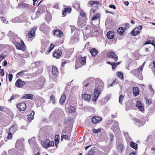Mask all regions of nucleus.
I'll return each mask as SVG.
<instances>
[{"label":"nucleus","instance_id":"f257e3e1","mask_svg":"<svg viewBox=\"0 0 155 155\" xmlns=\"http://www.w3.org/2000/svg\"><path fill=\"white\" fill-rule=\"evenodd\" d=\"M95 82V88L94 89V96L92 99V101L94 102H96L97 99L101 92V89L103 88L104 86L103 82L100 79H97L96 80Z\"/></svg>","mask_w":155,"mask_h":155},{"label":"nucleus","instance_id":"f03ea898","mask_svg":"<svg viewBox=\"0 0 155 155\" xmlns=\"http://www.w3.org/2000/svg\"><path fill=\"white\" fill-rule=\"evenodd\" d=\"M142 67H139L137 69H134L131 71L130 73L131 74H133L134 76L137 77L139 79L142 80L143 79V76L142 75Z\"/></svg>","mask_w":155,"mask_h":155},{"label":"nucleus","instance_id":"7ed1b4c3","mask_svg":"<svg viewBox=\"0 0 155 155\" xmlns=\"http://www.w3.org/2000/svg\"><path fill=\"white\" fill-rule=\"evenodd\" d=\"M86 64V57H81L76 60L75 68H78L81 67L82 65H84Z\"/></svg>","mask_w":155,"mask_h":155},{"label":"nucleus","instance_id":"20e7f679","mask_svg":"<svg viewBox=\"0 0 155 155\" xmlns=\"http://www.w3.org/2000/svg\"><path fill=\"white\" fill-rule=\"evenodd\" d=\"M42 146L47 149L48 148L54 146L53 141H51L49 140H46L45 141L42 142L41 143Z\"/></svg>","mask_w":155,"mask_h":155},{"label":"nucleus","instance_id":"39448f33","mask_svg":"<svg viewBox=\"0 0 155 155\" xmlns=\"http://www.w3.org/2000/svg\"><path fill=\"white\" fill-rule=\"evenodd\" d=\"M13 43L17 49L22 51L25 50V45L22 40L21 41L20 44L16 42H13Z\"/></svg>","mask_w":155,"mask_h":155},{"label":"nucleus","instance_id":"423d86ee","mask_svg":"<svg viewBox=\"0 0 155 155\" xmlns=\"http://www.w3.org/2000/svg\"><path fill=\"white\" fill-rule=\"evenodd\" d=\"M142 28V26L140 25L138 27H137L134 29L133 30L131 31V34L133 36H136L140 32Z\"/></svg>","mask_w":155,"mask_h":155},{"label":"nucleus","instance_id":"0eeeda50","mask_svg":"<svg viewBox=\"0 0 155 155\" xmlns=\"http://www.w3.org/2000/svg\"><path fill=\"white\" fill-rule=\"evenodd\" d=\"M79 40V35L78 34L76 33L74 34V36L71 37L70 42L71 44H74L78 42Z\"/></svg>","mask_w":155,"mask_h":155},{"label":"nucleus","instance_id":"6e6552de","mask_svg":"<svg viewBox=\"0 0 155 155\" xmlns=\"http://www.w3.org/2000/svg\"><path fill=\"white\" fill-rule=\"evenodd\" d=\"M111 128L114 132H118L119 130L118 122L116 121H114Z\"/></svg>","mask_w":155,"mask_h":155},{"label":"nucleus","instance_id":"1a4fd4ad","mask_svg":"<svg viewBox=\"0 0 155 155\" xmlns=\"http://www.w3.org/2000/svg\"><path fill=\"white\" fill-rule=\"evenodd\" d=\"M86 20H84L83 18H79L78 22V26L81 28H82L85 26L86 23Z\"/></svg>","mask_w":155,"mask_h":155},{"label":"nucleus","instance_id":"9d476101","mask_svg":"<svg viewBox=\"0 0 155 155\" xmlns=\"http://www.w3.org/2000/svg\"><path fill=\"white\" fill-rule=\"evenodd\" d=\"M25 84V83L24 81H22L20 79H18L16 82L15 85L18 88H21Z\"/></svg>","mask_w":155,"mask_h":155},{"label":"nucleus","instance_id":"9b49d317","mask_svg":"<svg viewBox=\"0 0 155 155\" xmlns=\"http://www.w3.org/2000/svg\"><path fill=\"white\" fill-rule=\"evenodd\" d=\"M94 79L93 78H89L87 80H85L83 83L84 86L87 87L89 84L91 85V83L94 82Z\"/></svg>","mask_w":155,"mask_h":155},{"label":"nucleus","instance_id":"f8f14e48","mask_svg":"<svg viewBox=\"0 0 155 155\" xmlns=\"http://www.w3.org/2000/svg\"><path fill=\"white\" fill-rule=\"evenodd\" d=\"M108 57L112 58L115 61H116L117 60L118 58L117 56L115 54V53L113 52H110L107 53Z\"/></svg>","mask_w":155,"mask_h":155},{"label":"nucleus","instance_id":"ddd939ff","mask_svg":"<svg viewBox=\"0 0 155 155\" xmlns=\"http://www.w3.org/2000/svg\"><path fill=\"white\" fill-rule=\"evenodd\" d=\"M17 106L20 111H24L26 108V105L25 102H22L18 104Z\"/></svg>","mask_w":155,"mask_h":155},{"label":"nucleus","instance_id":"4468645a","mask_svg":"<svg viewBox=\"0 0 155 155\" xmlns=\"http://www.w3.org/2000/svg\"><path fill=\"white\" fill-rule=\"evenodd\" d=\"M136 106L141 111L144 110V107L143 104H142L140 101H137Z\"/></svg>","mask_w":155,"mask_h":155},{"label":"nucleus","instance_id":"2eb2a0df","mask_svg":"<svg viewBox=\"0 0 155 155\" xmlns=\"http://www.w3.org/2000/svg\"><path fill=\"white\" fill-rule=\"evenodd\" d=\"M61 50H57L54 51L53 54V56L54 57H55L58 58L61 55Z\"/></svg>","mask_w":155,"mask_h":155},{"label":"nucleus","instance_id":"dca6fc26","mask_svg":"<svg viewBox=\"0 0 155 155\" xmlns=\"http://www.w3.org/2000/svg\"><path fill=\"white\" fill-rule=\"evenodd\" d=\"M54 34L55 36L60 38L62 36L63 34L61 30L57 29L54 31Z\"/></svg>","mask_w":155,"mask_h":155},{"label":"nucleus","instance_id":"f3484780","mask_svg":"<svg viewBox=\"0 0 155 155\" xmlns=\"http://www.w3.org/2000/svg\"><path fill=\"white\" fill-rule=\"evenodd\" d=\"M102 119L100 117H94L92 119V121L94 124L98 123Z\"/></svg>","mask_w":155,"mask_h":155},{"label":"nucleus","instance_id":"a211bd4d","mask_svg":"<svg viewBox=\"0 0 155 155\" xmlns=\"http://www.w3.org/2000/svg\"><path fill=\"white\" fill-rule=\"evenodd\" d=\"M82 98L85 101H89L91 99V95L87 94H84L82 95Z\"/></svg>","mask_w":155,"mask_h":155},{"label":"nucleus","instance_id":"6ab92c4d","mask_svg":"<svg viewBox=\"0 0 155 155\" xmlns=\"http://www.w3.org/2000/svg\"><path fill=\"white\" fill-rule=\"evenodd\" d=\"M48 29V26H47L45 24L43 23L41 24L40 28V31H43L45 32L47 31Z\"/></svg>","mask_w":155,"mask_h":155},{"label":"nucleus","instance_id":"aec40b11","mask_svg":"<svg viewBox=\"0 0 155 155\" xmlns=\"http://www.w3.org/2000/svg\"><path fill=\"white\" fill-rule=\"evenodd\" d=\"M23 143L21 140H17L16 143L15 147L18 149H20L23 146Z\"/></svg>","mask_w":155,"mask_h":155},{"label":"nucleus","instance_id":"412c9836","mask_svg":"<svg viewBox=\"0 0 155 155\" xmlns=\"http://www.w3.org/2000/svg\"><path fill=\"white\" fill-rule=\"evenodd\" d=\"M62 112V110L58 108H55L52 111L51 115H54L56 114L57 115H58L60 113V112Z\"/></svg>","mask_w":155,"mask_h":155},{"label":"nucleus","instance_id":"4be33fe9","mask_svg":"<svg viewBox=\"0 0 155 155\" xmlns=\"http://www.w3.org/2000/svg\"><path fill=\"white\" fill-rule=\"evenodd\" d=\"M139 90L138 87H134L133 88V94L136 96L138 95L139 94Z\"/></svg>","mask_w":155,"mask_h":155},{"label":"nucleus","instance_id":"5701e85b","mask_svg":"<svg viewBox=\"0 0 155 155\" xmlns=\"http://www.w3.org/2000/svg\"><path fill=\"white\" fill-rule=\"evenodd\" d=\"M36 30L35 28H34L32 31L28 33V35L29 38H31L35 36V31Z\"/></svg>","mask_w":155,"mask_h":155},{"label":"nucleus","instance_id":"b1692460","mask_svg":"<svg viewBox=\"0 0 155 155\" xmlns=\"http://www.w3.org/2000/svg\"><path fill=\"white\" fill-rule=\"evenodd\" d=\"M100 4L99 2L97 1H90L89 3V5L90 6L95 5V6H97Z\"/></svg>","mask_w":155,"mask_h":155},{"label":"nucleus","instance_id":"393cba45","mask_svg":"<svg viewBox=\"0 0 155 155\" xmlns=\"http://www.w3.org/2000/svg\"><path fill=\"white\" fill-rule=\"evenodd\" d=\"M71 9L69 8H64L62 13V15L64 16H66L67 13H69L71 12Z\"/></svg>","mask_w":155,"mask_h":155},{"label":"nucleus","instance_id":"a878e982","mask_svg":"<svg viewBox=\"0 0 155 155\" xmlns=\"http://www.w3.org/2000/svg\"><path fill=\"white\" fill-rule=\"evenodd\" d=\"M8 35L10 40L15 39L16 36L11 31H9Z\"/></svg>","mask_w":155,"mask_h":155},{"label":"nucleus","instance_id":"bb28decb","mask_svg":"<svg viewBox=\"0 0 155 155\" xmlns=\"http://www.w3.org/2000/svg\"><path fill=\"white\" fill-rule=\"evenodd\" d=\"M33 95L32 94H25L23 97V98H26L28 99H33Z\"/></svg>","mask_w":155,"mask_h":155},{"label":"nucleus","instance_id":"cd10ccee","mask_svg":"<svg viewBox=\"0 0 155 155\" xmlns=\"http://www.w3.org/2000/svg\"><path fill=\"white\" fill-rule=\"evenodd\" d=\"M107 36L109 39H112L114 38V36L113 32L109 31L107 33Z\"/></svg>","mask_w":155,"mask_h":155},{"label":"nucleus","instance_id":"c85d7f7f","mask_svg":"<svg viewBox=\"0 0 155 155\" xmlns=\"http://www.w3.org/2000/svg\"><path fill=\"white\" fill-rule=\"evenodd\" d=\"M117 149L118 151L121 152L124 150V147L123 144L119 143L117 145Z\"/></svg>","mask_w":155,"mask_h":155},{"label":"nucleus","instance_id":"c756f323","mask_svg":"<svg viewBox=\"0 0 155 155\" xmlns=\"http://www.w3.org/2000/svg\"><path fill=\"white\" fill-rule=\"evenodd\" d=\"M28 5L27 4L22 2L19 3L18 6V8H24L27 7Z\"/></svg>","mask_w":155,"mask_h":155},{"label":"nucleus","instance_id":"7c9ffc66","mask_svg":"<svg viewBox=\"0 0 155 155\" xmlns=\"http://www.w3.org/2000/svg\"><path fill=\"white\" fill-rule=\"evenodd\" d=\"M66 99V97L65 94H63L61 96L60 100V103L61 104H63L65 102Z\"/></svg>","mask_w":155,"mask_h":155},{"label":"nucleus","instance_id":"2f4dec72","mask_svg":"<svg viewBox=\"0 0 155 155\" xmlns=\"http://www.w3.org/2000/svg\"><path fill=\"white\" fill-rule=\"evenodd\" d=\"M90 52L92 55L93 56H95L97 55L98 53V51L95 48H93L91 49Z\"/></svg>","mask_w":155,"mask_h":155},{"label":"nucleus","instance_id":"473e14b6","mask_svg":"<svg viewBox=\"0 0 155 155\" xmlns=\"http://www.w3.org/2000/svg\"><path fill=\"white\" fill-rule=\"evenodd\" d=\"M35 114V112L32 111V112L28 116V119L29 121H31L34 118V115Z\"/></svg>","mask_w":155,"mask_h":155},{"label":"nucleus","instance_id":"72a5a7b5","mask_svg":"<svg viewBox=\"0 0 155 155\" xmlns=\"http://www.w3.org/2000/svg\"><path fill=\"white\" fill-rule=\"evenodd\" d=\"M93 16V17L91 19L92 23L93 24V22L94 20H97L98 19H99L100 17V15L98 14H96Z\"/></svg>","mask_w":155,"mask_h":155},{"label":"nucleus","instance_id":"f704fd0d","mask_svg":"<svg viewBox=\"0 0 155 155\" xmlns=\"http://www.w3.org/2000/svg\"><path fill=\"white\" fill-rule=\"evenodd\" d=\"M68 112L74 114L75 111V107L72 106H70L68 109Z\"/></svg>","mask_w":155,"mask_h":155},{"label":"nucleus","instance_id":"c9c22d12","mask_svg":"<svg viewBox=\"0 0 155 155\" xmlns=\"http://www.w3.org/2000/svg\"><path fill=\"white\" fill-rule=\"evenodd\" d=\"M130 146L133 148L135 149V150L137 148V144L133 142H131L130 144Z\"/></svg>","mask_w":155,"mask_h":155},{"label":"nucleus","instance_id":"e433bc0d","mask_svg":"<svg viewBox=\"0 0 155 155\" xmlns=\"http://www.w3.org/2000/svg\"><path fill=\"white\" fill-rule=\"evenodd\" d=\"M86 14L83 11H81L80 13V16L79 18H83L84 20H87V18L86 17Z\"/></svg>","mask_w":155,"mask_h":155},{"label":"nucleus","instance_id":"4c0bfd02","mask_svg":"<svg viewBox=\"0 0 155 155\" xmlns=\"http://www.w3.org/2000/svg\"><path fill=\"white\" fill-rule=\"evenodd\" d=\"M124 30L123 28L120 27L117 30L118 33L120 35H122L124 33Z\"/></svg>","mask_w":155,"mask_h":155},{"label":"nucleus","instance_id":"58836bf2","mask_svg":"<svg viewBox=\"0 0 155 155\" xmlns=\"http://www.w3.org/2000/svg\"><path fill=\"white\" fill-rule=\"evenodd\" d=\"M52 72L53 74L56 75L58 74V70L57 68L54 66L52 68Z\"/></svg>","mask_w":155,"mask_h":155},{"label":"nucleus","instance_id":"ea45409f","mask_svg":"<svg viewBox=\"0 0 155 155\" xmlns=\"http://www.w3.org/2000/svg\"><path fill=\"white\" fill-rule=\"evenodd\" d=\"M117 74L118 77L120 79H123L124 75L123 74L120 72H117Z\"/></svg>","mask_w":155,"mask_h":155},{"label":"nucleus","instance_id":"a19ab883","mask_svg":"<svg viewBox=\"0 0 155 155\" xmlns=\"http://www.w3.org/2000/svg\"><path fill=\"white\" fill-rule=\"evenodd\" d=\"M12 21L13 22L16 23L17 22H21V21L20 20L19 18V17H16L12 19Z\"/></svg>","mask_w":155,"mask_h":155},{"label":"nucleus","instance_id":"79ce46f5","mask_svg":"<svg viewBox=\"0 0 155 155\" xmlns=\"http://www.w3.org/2000/svg\"><path fill=\"white\" fill-rule=\"evenodd\" d=\"M134 123L139 127L141 125V122L139 119H135Z\"/></svg>","mask_w":155,"mask_h":155},{"label":"nucleus","instance_id":"37998d69","mask_svg":"<svg viewBox=\"0 0 155 155\" xmlns=\"http://www.w3.org/2000/svg\"><path fill=\"white\" fill-rule=\"evenodd\" d=\"M35 137H33L30 139H29L28 140V142L30 144H32L35 143Z\"/></svg>","mask_w":155,"mask_h":155},{"label":"nucleus","instance_id":"c03bdc74","mask_svg":"<svg viewBox=\"0 0 155 155\" xmlns=\"http://www.w3.org/2000/svg\"><path fill=\"white\" fill-rule=\"evenodd\" d=\"M45 19L48 21H51V15L50 14H47L46 15Z\"/></svg>","mask_w":155,"mask_h":155},{"label":"nucleus","instance_id":"a18cd8bd","mask_svg":"<svg viewBox=\"0 0 155 155\" xmlns=\"http://www.w3.org/2000/svg\"><path fill=\"white\" fill-rule=\"evenodd\" d=\"M69 137L67 135H63L61 136V140L62 141L63 139L65 140H68V139Z\"/></svg>","mask_w":155,"mask_h":155},{"label":"nucleus","instance_id":"49530a36","mask_svg":"<svg viewBox=\"0 0 155 155\" xmlns=\"http://www.w3.org/2000/svg\"><path fill=\"white\" fill-rule=\"evenodd\" d=\"M110 97V96H107L104 98L102 99L101 101L103 102H106L109 100Z\"/></svg>","mask_w":155,"mask_h":155},{"label":"nucleus","instance_id":"de8ad7c7","mask_svg":"<svg viewBox=\"0 0 155 155\" xmlns=\"http://www.w3.org/2000/svg\"><path fill=\"white\" fill-rule=\"evenodd\" d=\"M54 44H51L50 47L48 48V52L49 53H50L51 50L54 48Z\"/></svg>","mask_w":155,"mask_h":155},{"label":"nucleus","instance_id":"09e8293b","mask_svg":"<svg viewBox=\"0 0 155 155\" xmlns=\"http://www.w3.org/2000/svg\"><path fill=\"white\" fill-rule=\"evenodd\" d=\"M108 64H110L112 66V68L113 69L115 68L117 66L116 64L115 63L109 61L108 62Z\"/></svg>","mask_w":155,"mask_h":155},{"label":"nucleus","instance_id":"8fccbe9b","mask_svg":"<svg viewBox=\"0 0 155 155\" xmlns=\"http://www.w3.org/2000/svg\"><path fill=\"white\" fill-rule=\"evenodd\" d=\"M124 135L127 141L130 140V137H129L128 133L125 132L124 133Z\"/></svg>","mask_w":155,"mask_h":155},{"label":"nucleus","instance_id":"3c124183","mask_svg":"<svg viewBox=\"0 0 155 155\" xmlns=\"http://www.w3.org/2000/svg\"><path fill=\"white\" fill-rule=\"evenodd\" d=\"M90 14L91 15L93 16L94 15H95L96 14L95 13L96 12L95 11V10H94L93 9H91L90 11Z\"/></svg>","mask_w":155,"mask_h":155},{"label":"nucleus","instance_id":"603ef678","mask_svg":"<svg viewBox=\"0 0 155 155\" xmlns=\"http://www.w3.org/2000/svg\"><path fill=\"white\" fill-rule=\"evenodd\" d=\"M109 140L110 142H112L114 140V136L113 134H109Z\"/></svg>","mask_w":155,"mask_h":155},{"label":"nucleus","instance_id":"864d4df0","mask_svg":"<svg viewBox=\"0 0 155 155\" xmlns=\"http://www.w3.org/2000/svg\"><path fill=\"white\" fill-rule=\"evenodd\" d=\"M25 72V71H22L18 73L16 75V77L17 78H18L20 76H22L23 74V72Z\"/></svg>","mask_w":155,"mask_h":155},{"label":"nucleus","instance_id":"5fc2aeb1","mask_svg":"<svg viewBox=\"0 0 155 155\" xmlns=\"http://www.w3.org/2000/svg\"><path fill=\"white\" fill-rule=\"evenodd\" d=\"M124 96L122 95H120L119 97V102L121 104H122V102L123 100Z\"/></svg>","mask_w":155,"mask_h":155},{"label":"nucleus","instance_id":"6e6d98bb","mask_svg":"<svg viewBox=\"0 0 155 155\" xmlns=\"http://www.w3.org/2000/svg\"><path fill=\"white\" fill-rule=\"evenodd\" d=\"M50 98L53 104H54L55 102V96L53 95H51L50 97Z\"/></svg>","mask_w":155,"mask_h":155},{"label":"nucleus","instance_id":"4d7b16f0","mask_svg":"<svg viewBox=\"0 0 155 155\" xmlns=\"http://www.w3.org/2000/svg\"><path fill=\"white\" fill-rule=\"evenodd\" d=\"M92 130L93 132L95 133H99L101 130V129H96L95 128H93Z\"/></svg>","mask_w":155,"mask_h":155},{"label":"nucleus","instance_id":"13d9d810","mask_svg":"<svg viewBox=\"0 0 155 155\" xmlns=\"http://www.w3.org/2000/svg\"><path fill=\"white\" fill-rule=\"evenodd\" d=\"M149 89L150 91L151 92V94H153L154 93V91L151 85H149Z\"/></svg>","mask_w":155,"mask_h":155},{"label":"nucleus","instance_id":"bf43d9fd","mask_svg":"<svg viewBox=\"0 0 155 155\" xmlns=\"http://www.w3.org/2000/svg\"><path fill=\"white\" fill-rule=\"evenodd\" d=\"M1 18L2 21L4 23H7L8 22L6 21V19L5 17H1Z\"/></svg>","mask_w":155,"mask_h":155},{"label":"nucleus","instance_id":"052dcab7","mask_svg":"<svg viewBox=\"0 0 155 155\" xmlns=\"http://www.w3.org/2000/svg\"><path fill=\"white\" fill-rule=\"evenodd\" d=\"M146 103L148 105H150L152 103V101L148 99H146Z\"/></svg>","mask_w":155,"mask_h":155},{"label":"nucleus","instance_id":"680f3d73","mask_svg":"<svg viewBox=\"0 0 155 155\" xmlns=\"http://www.w3.org/2000/svg\"><path fill=\"white\" fill-rule=\"evenodd\" d=\"M12 134L10 132H9L8 134L7 138L8 139H10L12 137Z\"/></svg>","mask_w":155,"mask_h":155},{"label":"nucleus","instance_id":"e2e57ef3","mask_svg":"<svg viewBox=\"0 0 155 155\" xmlns=\"http://www.w3.org/2000/svg\"><path fill=\"white\" fill-rule=\"evenodd\" d=\"M37 17L36 15L35 14H33L32 15L31 18L33 20H35L36 19Z\"/></svg>","mask_w":155,"mask_h":155},{"label":"nucleus","instance_id":"0e129e2a","mask_svg":"<svg viewBox=\"0 0 155 155\" xmlns=\"http://www.w3.org/2000/svg\"><path fill=\"white\" fill-rule=\"evenodd\" d=\"M13 78V75L12 74H10L8 75V79L9 81H12Z\"/></svg>","mask_w":155,"mask_h":155},{"label":"nucleus","instance_id":"69168bd1","mask_svg":"<svg viewBox=\"0 0 155 155\" xmlns=\"http://www.w3.org/2000/svg\"><path fill=\"white\" fill-rule=\"evenodd\" d=\"M6 57V55L5 54H2L0 55V59L2 60L4 59Z\"/></svg>","mask_w":155,"mask_h":155},{"label":"nucleus","instance_id":"338daca9","mask_svg":"<svg viewBox=\"0 0 155 155\" xmlns=\"http://www.w3.org/2000/svg\"><path fill=\"white\" fill-rule=\"evenodd\" d=\"M94 151L93 150L90 151L87 155H94Z\"/></svg>","mask_w":155,"mask_h":155},{"label":"nucleus","instance_id":"774afa93","mask_svg":"<svg viewBox=\"0 0 155 155\" xmlns=\"http://www.w3.org/2000/svg\"><path fill=\"white\" fill-rule=\"evenodd\" d=\"M41 14V12L39 11H38L35 13L37 17L38 18L39 16Z\"/></svg>","mask_w":155,"mask_h":155}]
</instances>
